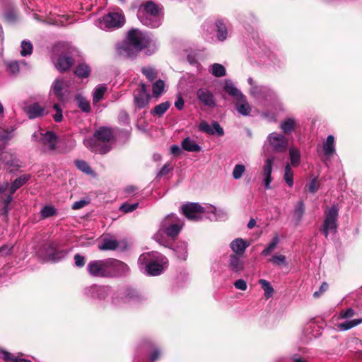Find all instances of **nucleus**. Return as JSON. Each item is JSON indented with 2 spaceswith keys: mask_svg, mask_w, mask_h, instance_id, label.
<instances>
[{
  "mask_svg": "<svg viewBox=\"0 0 362 362\" xmlns=\"http://www.w3.org/2000/svg\"><path fill=\"white\" fill-rule=\"evenodd\" d=\"M199 128L201 131L208 133L209 134H215V132L212 129V126L209 125L206 122H202L199 124Z\"/></svg>",
  "mask_w": 362,
  "mask_h": 362,
  "instance_id": "603ef678",
  "label": "nucleus"
},
{
  "mask_svg": "<svg viewBox=\"0 0 362 362\" xmlns=\"http://www.w3.org/2000/svg\"><path fill=\"white\" fill-rule=\"evenodd\" d=\"M57 211L56 208L51 205H46L42 208L40 214L42 219H45L57 215Z\"/></svg>",
  "mask_w": 362,
  "mask_h": 362,
  "instance_id": "c85d7f7f",
  "label": "nucleus"
},
{
  "mask_svg": "<svg viewBox=\"0 0 362 362\" xmlns=\"http://www.w3.org/2000/svg\"><path fill=\"white\" fill-rule=\"evenodd\" d=\"M304 209H305V207H304V204L303 202H299L297 205H296V209H295V211H294V214L295 216L298 218L300 219L303 213H304Z\"/></svg>",
  "mask_w": 362,
  "mask_h": 362,
  "instance_id": "6e6d98bb",
  "label": "nucleus"
},
{
  "mask_svg": "<svg viewBox=\"0 0 362 362\" xmlns=\"http://www.w3.org/2000/svg\"><path fill=\"white\" fill-rule=\"evenodd\" d=\"M235 107L242 115L247 116L250 113L251 107L244 95L238 98L235 102Z\"/></svg>",
  "mask_w": 362,
  "mask_h": 362,
  "instance_id": "5701e85b",
  "label": "nucleus"
},
{
  "mask_svg": "<svg viewBox=\"0 0 362 362\" xmlns=\"http://www.w3.org/2000/svg\"><path fill=\"white\" fill-rule=\"evenodd\" d=\"M270 261L276 265L284 264L286 263V257L282 255H274Z\"/></svg>",
  "mask_w": 362,
  "mask_h": 362,
  "instance_id": "5fc2aeb1",
  "label": "nucleus"
},
{
  "mask_svg": "<svg viewBox=\"0 0 362 362\" xmlns=\"http://www.w3.org/2000/svg\"><path fill=\"white\" fill-rule=\"evenodd\" d=\"M92 298L103 300L109 294V288L107 286H93L88 289Z\"/></svg>",
  "mask_w": 362,
  "mask_h": 362,
  "instance_id": "4be33fe9",
  "label": "nucleus"
},
{
  "mask_svg": "<svg viewBox=\"0 0 362 362\" xmlns=\"http://www.w3.org/2000/svg\"><path fill=\"white\" fill-rule=\"evenodd\" d=\"M242 255H231L229 259V267L230 269L235 272H238L243 269L244 265L243 262L240 259Z\"/></svg>",
  "mask_w": 362,
  "mask_h": 362,
  "instance_id": "b1692460",
  "label": "nucleus"
},
{
  "mask_svg": "<svg viewBox=\"0 0 362 362\" xmlns=\"http://www.w3.org/2000/svg\"><path fill=\"white\" fill-rule=\"evenodd\" d=\"M362 322V319H355L351 321L344 322L337 325V327L341 331H346L351 329Z\"/></svg>",
  "mask_w": 362,
  "mask_h": 362,
  "instance_id": "473e14b6",
  "label": "nucleus"
},
{
  "mask_svg": "<svg viewBox=\"0 0 362 362\" xmlns=\"http://www.w3.org/2000/svg\"><path fill=\"white\" fill-rule=\"evenodd\" d=\"M151 99L147 87L144 83L139 84L138 88L134 91V100L135 105L139 108H144L148 105Z\"/></svg>",
  "mask_w": 362,
  "mask_h": 362,
  "instance_id": "9b49d317",
  "label": "nucleus"
},
{
  "mask_svg": "<svg viewBox=\"0 0 362 362\" xmlns=\"http://www.w3.org/2000/svg\"><path fill=\"white\" fill-rule=\"evenodd\" d=\"M42 143L44 145V151H53L56 149L57 136L52 132H47L42 134Z\"/></svg>",
  "mask_w": 362,
  "mask_h": 362,
  "instance_id": "dca6fc26",
  "label": "nucleus"
},
{
  "mask_svg": "<svg viewBox=\"0 0 362 362\" xmlns=\"http://www.w3.org/2000/svg\"><path fill=\"white\" fill-rule=\"evenodd\" d=\"M308 189L310 192L314 193L318 189L316 179H313L309 185Z\"/></svg>",
  "mask_w": 362,
  "mask_h": 362,
  "instance_id": "0e129e2a",
  "label": "nucleus"
},
{
  "mask_svg": "<svg viewBox=\"0 0 362 362\" xmlns=\"http://www.w3.org/2000/svg\"><path fill=\"white\" fill-rule=\"evenodd\" d=\"M268 141L273 150L276 152H283L287 148V139L285 136L277 133H272L268 136Z\"/></svg>",
  "mask_w": 362,
  "mask_h": 362,
  "instance_id": "4468645a",
  "label": "nucleus"
},
{
  "mask_svg": "<svg viewBox=\"0 0 362 362\" xmlns=\"http://www.w3.org/2000/svg\"><path fill=\"white\" fill-rule=\"evenodd\" d=\"M107 278L123 276L129 272L128 265L119 259L107 258Z\"/></svg>",
  "mask_w": 362,
  "mask_h": 362,
  "instance_id": "6e6552de",
  "label": "nucleus"
},
{
  "mask_svg": "<svg viewBox=\"0 0 362 362\" xmlns=\"http://www.w3.org/2000/svg\"><path fill=\"white\" fill-rule=\"evenodd\" d=\"M12 193L9 189V183L4 182L0 185V203L4 205L5 212L8 211V205L12 200Z\"/></svg>",
  "mask_w": 362,
  "mask_h": 362,
  "instance_id": "f3484780",
  "label": "nucleus"
},
{
  "mask_svg": "<svg viewBox=\"0 0 362 362\" xmlns=\"http://www.w3.org/2000/svg\"><path fill=\"white\" fill-rule=\"evenodd\" d=\"M284 180L289 187H292L293 185V173L291 170V165L289 163L286 165Z\"/></svg>",
  "mask_w": 362,
  "mask_h": 362,
  "instance_id": "37998d69",
  "label": "nucleus"
},
{
  "mask_svg": "<svg viewBox=\"0 0 362 362\" xmlns=\"http://www.w3.org/2000/svg\"><path fill=\"white\" fill-rule=\"evenodd\" d=\"M90 72V67L86 64H78L74 71L75 74L81 78H86L89 76Z\"/></svg>",
  "mask_w": 362,
  "mask_h": 362,
  "instance_id": "2f4dec72",
  "label": "nucleus"
},
{
  "mask_svg": "<svg viewBox=\"0 0 362 362\" xmlns=\"http://www.w3.org/2000/svg\"><path fill=\"white\" fill-rule=\"evenodd\" d=\"M121 243L110 235L104 236L98 245L100 251L116 250L120 247Z\"/></svg>",
  "mask_w": 362,
  "mask_h": 362,
  "instance_id": "2eb2a0df",
  "label": "nucleus"
},
{
  "mask_svg": "<svg viewBox=\"0 0 362 362\" xmlns=\"http://www.w3.org/2000/svg\"><path fill=\"white\" fill-rule=\"evenodd\" d=\"M161 8L151 1L140 5L137 11V18L144 25L158 28L161 25Z\"/></svg>",
  "mask_w": 362,
  "mask_h": 362,
  "instance_id": "f03ea898",
  "label": "nucleus"
},
{
  "mask_svg": "<svg viewBox=\"0 0 362 362\" xmlns=\"http://www.w3.org/2000/svg\"><path fill=\"white\" fill-rule=\"evenodd\" d=\"M138 206V203H124L120 206L119 210L124 213H129L136 209Z\"/></svg>",
  "mask_w": 362,
  "mask_h": 362,
  "instance_id": "8fccbe9b",
  "label": "nucleus"
},
{
  "mask_svg": "<svg viewBox=\"0 0 362 362\" xmlns=\"http://www.w3.org/2000/svg\"><path fill=\"white\" fill-rule=\"evenodd\" d=\"M107 90V87L105 85L98 86L93 93V103H98L104 96Z\"/></svg>",
  "mask_w": 362,
  "mask_h": 362,
  "instance_id": "c756f323",
  "label": "nucleus"
},
{
  "mask_svg": "<svg viewBox=\"0 0 362 362\" xmlns=\"http://www.w3.org/2000/svg\"><path fill=\"white\" fill-rule=\"evenodd\" d=\"M182 147L185 151L189 152H197L199 151L201 149L200 146L197 145L195 141H192L189 138H186L183 140L182 143Z\"/></svg>",
  "mask_w": 362,
  "mask_h": 362,
  "instance_id": "cd10ccee",
  "label": "nucleus"
},
{
  "mask_svg": "<svg viewBox=\"0 0 362 362\" xmlns=\"http://www.w3.org/2000/svg\"><path fill=\"white\" fill-rule=\"evenodd\" d=\"M107 258L91 260L86 267L88 273L93 277L107 278Z\"/></svg>",
  "mask_w": 362,
  "mask_h": 362,
  "instance_id": "1a4fd4ad",
  "label": "nucleus"
},
{
  "mask_svg": "<svg viewBox=\"0 0 362 362\" xmlns=\"http://www.w3.org/2000/svg\"><path fill=\"white\" fill-rule=\"evenodd\" d=\"M274 160L273 157L268 158L263 166L264 182L266 189L270 188V183L272 181V172Z\"/></svg>",
  "mask_w": 362,
  "mask_h": 362,
  "instance_id": "a211bd4d",
  "label": "nucleus"
},
{
  "mask_svg": "<svg viewBox=\"0 0 362 362\" xmlns=\"http://www.w3.org/2000/svg\"><path fill=\"white\" fill-rule=\"evenodd\" d=\"M355 315V311L352 308H349L346 310H341L339 313V318L346 319L353 317Z\"/></svg>",
  "mask_w": 362,
  "mask_h": 362,
  "instance_id": "13d9d810",
  "label": "nucleus"
},
{
  "mask_svg": "<svg viewBox=\"0 0 362 362\" xmlns=\"http://www.w3.org/2000/svg\"><path fill=\"white\" fill-rule=\"evenodd\" d=\"M124 22L125 18L122 11L112 12L100 19L99 25L102 29L118 28L122 27Z\"/></svg>",
  "mask_w": 362,
  "mask_h": 362,
  "instance_id": "423d86ee",
  "label": "nucleus"
},
{
  "mask_svg": "<svg viewBox=\"0 0 362 362\" xmlns=\"http://www.w3.org/2000/svg\"><path fill=\"white\" fill-rule=\"evenodd\" d=\"M170 170V164L166 163L163 165V167L160 169L158 175L163 176L166 175Z\"/></svg>",
  "mask_w": 362,
  "mask_h": 362,
  "instance_id": "69168bd1",
  "label": "nucleus"
},
{
  "mask_svg": "<svg viewBox=\"0 0 362 362\" xmlns=\"http://www.w3.org/2000/svg\"><path fill=\"white\" fill-rule=\"evenodd\" d=\"M176 252L180 259L185 260L187 256V245L185 243H180L176 248Z\"/></svg>",
  "mask_w": 362,
  "mask_h": 362,
  "instance_id": "49530a36",
  "label": "nucleus"
},
{
  "mask_svg": "<svg viewBox=\"0 0 362 362\" xmlns=\"http://www.w3.org/2000/svg\"><path fill=\"white\" fill-rule=\"evenodd\" d=\"M75 265L81 268L85 265V257L79 254H76L74 257Z\"/></svg>",
  "mask_w": 362,
  "mask_h": 362,
  "instance_id": "4d7b16f0",
  "label": "nucleus"
},
{
  "mask_svg": "<svg viewBox=\"0 0 362 362\" xmlns=\"http://www.w3.org/2000/svg\"><path fill=\"white\" fill-rule=\"evenodd\" d=\"M322 148L324 153L326 156H331L334 153V138L332 135L327 136L326 141L323 144Z\"/></svg>",
  "mask_w": 362,
  "mask_h": 362,
  "instance_id": "a878e982",
  "label": "nucleus"
},
{
  "mask_svg": "<svg viewBox=\"0 0 362 362\" xmlns=\"http://www.w3.org/2000/svg\"><path fill=\"white\" fill-rule=\"evenodd\" d=\"M217 36L219 40L223 41L227 37V29L221 21L216 22Z\"/></svg>",
  "mask_w": 362,
  "mask_h": 362,
  "instance_id": "ea45409f",
  "label": "nucleus"
},
{
  "mask_svg": "<svg viewBox=\"0 0 362 362\" xmlns=\"http://www.w3.org/2000/svg\"><path fill=\"white\" fill-rule=\"evenodd\" d=\"M0 354L1 358L6 362H30L29 360H26L20 357H16L10 352L0 349Z\"/></svg>",
  "mask_w": 362,
  "mask_h": 362,
  "instance_id": "393cba45",
  "label": "nucleus"
},
{
  "mask_svg": "<svg viewBox=\"0 0 362 362\" xmlns=\"http://www.w3.org/2000/svg\"><path fill=\"white\" fill-rule=\"evenodd\" d=\"M56 68L61 72L69 70L74 64V59L71 57L60 56L57 59H53Z\"/></svg>",
  "mask_w": 362,
  "mask_h": 362,
  "instance_id": "6ab92c4d",
  "label": "nucleus"
},
{
  "mask_svg": "<svg viewBox=\"0 0 362 362\" xmlns=\"http://www.w3.org/2000/svg\"><path fill=\"white\" fill-rule=\"evenodd\" d=\"M245 172V167L242 164H237L235 165L233 170V177L235 180H238L242 177L243 175Z\"/></svg>",
  "mask_w": 362,
  "mask_h": 362,
  "instance_id": "09e8293b",
  "label": "nucleus"
},
{
  "mask_svg": "<svg viewBox=\"0 0 362 362\" xmlns=\"http://www.w3.org/2000/svg\"><path fill=\"white\" fill-rule=\"evenodd\" d=\"M212 74L216 77H221L226 75L224 66L220 64H214L212 65Z\"/></svg>",
  "mask_w": 362,
  "mask_h": 362,
  "instance_id": "de8ad7c7",
  "label": "nucleus"
},
{
  "mask_svg": "<svg viewBox=\"0 0 362 362\" xmlns=\"http://www.w3.org/2000/svg\"><path fill=\"white\" fill-rule=\"evenodd\" d=\"M328 284L326 282H323L320 287L319 291H315L313 293L314 298H319L324 292H325L328 289Z\"/></svg>",
  "mask_w": 362,
  "mask_h": 362,
  "instance_id": "052dcab7",
  "label": "nucleus"
},
{
  "mask_svg": "<svg viewBox=\"0 0 362 362\" xmlns=\"http://www.w3.org/2000/svg\"><path fill=\"white\" fill-rule=\"evenodd\" d=\"M250 243L242 238H236L230 243V248L234 255H243Z\"/></svg>",
  "mask_w": 362,
  "mask_h": 362,
  "instance_id": "412c9836",
  "label": "nucleus"
},
{
  "mask_svg": "<svg viewBox=\"0 0 362 362\" xmlns=\"http://www.w3.org/2000/svg\"><path fill=\"white\" fill-rule=\"evenodd\" d=\"M53 108L56 110V114L53 116L54 121L57 122H61L63 118V115L60 105L58 104H54L53 105Z\"/></svg>",
  "mask_w": 362,
  "mask_h": 362,
  "instance_id": "864d4df0",
  "label": "nucleus"
},
{
  "mask_svg": "<svg viewBox=\"0 0 362 362\" xmlns=\"http://www.w3.org/2000/svg\"><path fill=\"white\" fill-rule=\"evenodd\" d=\"M234 286L237 289L241 290V291H245L247 288V283L243 279H238L235 281Z\"/></svg>",
  "mask_w": 362,
  "mask_h": 362,
  "instance_id": "bf43d9fd",
  "label": "nucleus"
},
{
  "mask_svg": "<svg viewBox=\"0 0 362 362\" xmlns=\"http://www.w3.org/2000/svg\"><path fill=\"white\" fill-rule=\"evenodd\" d=\"M75 165L83 173L88 175H94L93 171L87 162L78 160L75 161Z\"/></svg>",
  "mask_w": 362,
  "mask_h": 362,
  "instance_id": "4c0bfd02",
  "label": "nucleus"
},
{
  "mask_svg": "<svg viewBox=\"0 0 362 362\" xmlns=\"http://www.w3.org/2000/svg\"><path fill=\"white\" fill-rule=\"evenodd\" d=\"M128 43L127 50L130 55L131 52L137 53L149 45L148 37L138 29H133L128 33Z\"/></svg>",
  "mask_w": 362,
  "mask_h": 362,
  "instance_id": "39448f33",
  "label": "nucleus"
},
{
  "mask_svg": "<svg viewBox=\"0 0 362 362\" xmlns=\"http://www.w3.org/2000/svg\"><path fill=\"white\" fill-rule=\"evenodd\" d=\"M170 103L168 101L156 105L151 111L152 115L162 116L170 107Z\"/></svg>",
  "mask_w": 362,
  "mask_h": 362,
  "instance_id": "72a5a7b5",
  "label": "nucleus"
},
{
  "mask_svg": "<svg viewBox=\"0 0 362 362\" xmlns=\"http://www.w3.org/2000/svg\"><path fill=\"white\" fill-rule=\"evenodd\" d=\"M12 250V247L5 245L2 247H0V253L4 255H8L11 252Z\"/></svg>",
  "mask_w": 362,
  "mask_h": 362,
  "instance_id": "338daca9",
  "label": "nucleus"
},
{
  "mask_svg": "<svg viewBox=\"0 0 362 362\" xmlns=\"http://www.w3.org/2000/svg\"><path fill=\"white\" fill-rule=\"evenodd\" d=\"M7 70L12 74H16L19 71V64L17 62H10L6 64Z\"/></svg>",
  "mask_w": 362,
  "mask_h": 362,
  "instance_id": "3c124183",
  "label": "nucleus"
},
{
  "mask_svg": "<svg viewBox=\"0 0 362 362\" xmlns=\"http://www.w3.org/2000/svg\"><path fill=\"white\" fill-rule=\"evenodd\" d=\"M183 226L182 222L175 214L167 216L161 222L158 231L154 235L153 238L160 245L165 244L164 235L175 238L178 235Z\"/></svg>",
  "mask_w": 362,
  "mask_h": 362,
  "instance_id": "7ed1b4c3",
  "label": "nucleus"
},
{
  "mask_svg": "<svg viewBox=\"0 0 362 362\" xmlns=\"http://www.w3.org/2000/svg\"><path fill=\"white\" fill-rule=\"evenodd\" d=\"M182 213L189 220L198 221L202 218L204 209L197 203H187L181 207Z\"/></svg>",
  "mask_w": 362,
  "mask_h": 362,
  "instance_id": "9d476101",
  "label": "nucleus"
},
{
  "mask_svg": "<svg viewBox=\"0 0 362 362\" xmlns=\"http://www.w3.org/2000/svg\"><path fill=\"white\" fill-rule=\"evenodd\" d=\"M296 126V120L288 118L281 124V129L285 134H288L295 129Z\"/></svg>",
  "mask_w": 362,
  "mask_h": 362,
  "instance_id": "7c9ffc66",
  "label": "nucleus"
},
{
  "mask_svg": "<svg viewBox=\"0 0 362 362\" xmlns=\"http://www.w3.org/2000/svg\"><path fill=\"white\" fill-rule=\"evenodd\" d=\"M338 208L336 206L327 209L325 211V221L322 226V230L325 236L327 238L329 233L337 231Z\"/></svg>",
  "mask_w": 362,
  "mask_h": 362,
  "instance_id": "0eeeda50",
  "label": "nucleus"
},
{
  "mask_svg": "<svg viewBox=\"0 0 362 362\" xmlns=\"http://www.w3.org/2000/svg\"><path fill=\"white\" fill-rule=\"evenodd\" d=\"M289 157L291 165L293 167H297L300 163V152L296 147H291L289 149Z\"/></svg>",
  "mask_w": 362,
  "mask_h": 362,
  "instance_id": "bb28decb",
  "label": "nucleus"
},
{
  "mask_svg": "<svg viewBox=\"0 0 362 362\" xmlns=\"http://www.w3.org/2000/svg\"><path fill=\"white\" fill-rule=\"evenodd\" d=\"M175 106L178 110H182L184 107V100L181 96H179L176 102L175 103Z\"/></svg>",
  "mask_w": 362,
  "mask_h": 362,
  "instance_id": "774afa93",
  "label": "nucleus"
},
{
  "mask_svg": "<svg viewBox=\"0 0 362 362\" xmlns=\"http://www.w3.org/2000/svg\"><path fill=\"white\" fill-rule=\"evenodd\" d=\"M76 100L78 103V106L81 110L84 112H89L90 110V105L89 102L81 95H76Z\"/></svg>",
  "mask_w": 362,
  "mask_h": 362,
  "instance_id": "a19ab883",
  "label": "nucleus"
},
{
  "mask_svg": "<svg viewBox=\"0 0 362 362\" xmlns=\"http://www.w3.org/2000/svg\"><path fill=\"white\" fill-rule=\"evenodd\" d=\"M165 88V83L163 80H158L153 84V96L158 98L159 97L163 92Z\"/></svg>",
  "mask_w": 362,
  "mask_h": 362,
  "instance_id": "58836bf2",
  "label": "nucleus"
},
{
  "mask_svg": "<svg viewBox=\"0 0 362 362\" xmlns=\"http://www.w3.org/2000/svg\"><path fill=\"white\" fill-rule=\"evenodd\" d=\"M28 180V177L26 175H23L16 179L11 185H9L11 193L13 194L18 188L23 186Z\"/></svg>",
  "mask_w": 362,
  "mask_h": 362,
  "instance_id": "c9c22d12",
  "label": "nucleus"
},
{
  "mask_svg": "<svg viewBox=\"0 0 362 362\" xmlns=\"http://www.w3.org/2000/svg\"><path fill=\"white\" fill-rule=\"evenodd\" d=\"M21 54L23 57L30 55L33 52V45L30 41L23 40L21 42Z\"/></svg>",
  "mask_w": 362,
  "mask_h": 362,
  "instance_id": "a18cd8bd",
  "label": "nucleus"
},
{
  "mask_svg": "<svg viewBox=\"0 0 362 362\" xmlns=\"http://www.w3.org/2000/svg\"><path fill=\"white\" fill-rule=\"evenodd\" d=\"M279 242V238L277 235H276L269 243L268 246L262 251L261 255L263 256L269 255L276 247Z\"/></svg>",
  "mask_w": 362,
  "mask_h": 362,
  "instance_id": "e433bc0d",
  "label": "nucleus"
},
{
  "mask_svg": "<svg viewBox=\"0 0 362 362\" xmlns=\"http://www.w3.org/2000/svg\"><path fill=\"white\" fill-rule=\"evenodd\" d=\"M68 81L62 78H57L52 83V90L59 101H64L69 94Z\"/></svg>",
  "mask_w": 362,
  "mask_h": 362,
  "instance_id": "f8f14e48",
  "label": "nucleus"
},
{
  "mask_svg": "<svg viewBox=\"0 0 362 362\" xmlns=\"http://www.w3.org/2000/svg\"><path fill=\"white\" fill-rule=\"evenodd\" d=\"M197 98L199 103L208 107H214L216 100L212 92L206 88H200L197 90Z\"/></svg>",
  "mask_w": 362,
  "mask_h": 362,
  "instance_id": "ddd939ff",
  "label": "nucleus"
},
{
  "mask_svg": "<svg viewBox=\"0 0 362 362\" xmlns=\"http://www.w3.org/2000/svg\"><path fill=\"white\" fill-rule=\"evenodd\" d=\"M141 72L149 81H153L158 76V71L152 67H144Z\"/></svg>",
  "mask_w": 362,
  "mask_h": 362,
  "instance_id": "c03bdc74",
  "label": "nucleus"
},
{
  "mask_svg": "<svg viewBox=\"0 0 362 362\" xmlns=\"http://www.w3.org/2000/svg\"><path fill=\"white\" fill-rule=\"evenodd\" d=\"M25 112L30 119H35L45 115V109L35 103L26 106Z\"/></svg>",
  "mask_w": 362,
  "mask_h": 362,
  "instance_id": "aec40b11",
  "label": "nucleus"
},
{
  "mask_svg": "<svg viewBox=\"0 0 362 362\" xmlns=\"http://www.w3.org/2000/svg\"><path fill=\"white\" fill-rule=\"evenodd\" d=\"M138 262L140 266L145 265L146 271L149 275L157 276L164 270L168 259L161 254L151 252L141 255Z\"/></svg>",
  "mask_w": 362,
  "mask_h": 362,
  "instance_id": "20e7f679",
  "label": "nucleus"
},
{
  "mask_svg": "<svg viewBox=\"0 0 362 362\" xmlns=\"http://www.w3.org/2000/svg\"><path fill=\"white\" fill-rule=\"evenodd\" d=\"M212 129L218 136L223 135V129L217 122H214L211 124Z\"/></svg>",
  "mask_w": 362,
  "mask_h": 362,
  "instance_id": "680f3d73",
  "label": "nucleus"
},
{
  "mask_svg": "<svg viewBox=\"0 0 362 362\" xmlns=\"http://www.w3.org/2000/svg\"><path fill=\"white\" fill-rule=\"evenodd\" d=\"M88 204V202L86 200H80L78 202H76L72 205V209L74 210L80 209L85 206H86Z\"/></svg>",
  "mask_w": 362,
  "mask_h": 362,
  "instance_id": "e2e57ef3",
  "label": "nucleus"
},
{
  "mask_svg": "<svg viewBox=\"0 0 362 362\" xmlns=\"http://www.w3.org/2000/svg\"><path fill=\"white\" fill-rule=\"evenodd\" d=\"M113 139V132L110 128L102 127L97 129L93 136L84 139V145L91 151L105 154L110 148L106 143Z\"/></svg>",
  "mask_w": 362,
  "mask_h": 362,
  "instance_id": "f257e3e1",
  "label": "nucleus"
},
{
  "mask_svg": "<svg viewBox=\"0 0 362 362\" xmlns=\"http://www.w3.org/2000/svg\"><path fill=\"white\" fill-rule=\"evenodd\" d=\"M259 284L264 291V296L267 299L271 298L274 293V288L270 283L265 279H260Z\"/></svg>",
  "mask_w": 362,
  "mask_h": 362,
  "instance_id": "f704fd0d",
  "label": "nucleus"
},
{
  "mask_svg": "<svg viewBox=\"0 0 362 362\" xmlns=\"http://www.w3.org/2000/svg\"><path fill=\"white\" fill-rule=\"evenodd\" d=\"M224 89L227 93L234 97L236 100L243 95L232 83H226Z\"/></svg>",
  "mask_w": 362,
  "mask_h": 362,
  "instance_id": "79ce46f5",
  "label": "nucleus"
}]
</instances>
